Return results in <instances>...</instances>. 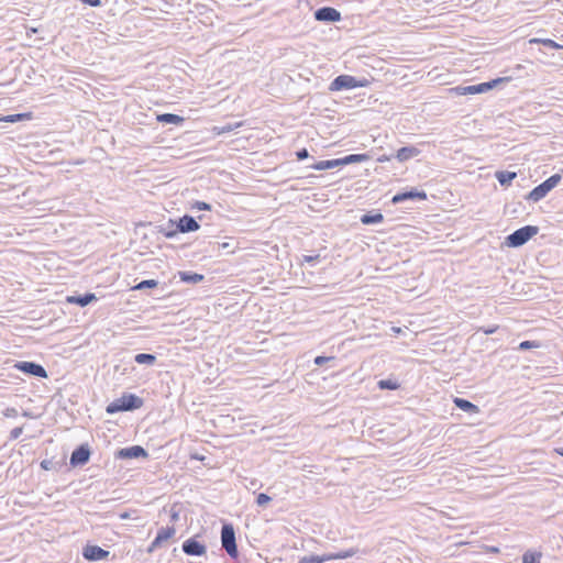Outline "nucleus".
<instances>
[{"label": "nucleus", "mask_w": 563, "mask_h": 563, "mask_svg": "<svg viewBox=\"0 0 563 563\" xmlns=\"http://www.w3.org/2000/svg\"><path fill=\"white\" fill-rule=\"evenodd\" d=\"M453 402L459 409L465 412L477 413L479 411L478 407L467 399L456 397Z\"/></svg>", "instance_id": "19"}, {"label": "nucleus", "mask_w": 563, "mask_h": 563, "mask_svg": "<svg viewBox=\"0 0 563 563\" xmlns=\"http://www.w3.org/2000/svg\"><path fill=\"white\" fill-rule=\"evenodd\" d=\"M314 19L321 22H338L341 20V13L331 7H322L314 11Z\"/></svg>", "instance_id": "11"}, {"label": "nucleus", "mask_w": 563, "mask_h": 563, "mask_svg": "<svg viewBox=\"0 0 563 563\" xmlns=\"http://www.w3.org/2000/svg\"><path fill=\"white\" fill-rule=\"evenodd\" d=\"M119 456L122 459H137V457H146L147 452L144 450V448L140 445H133L130 448H124L120 450Z\"/></svg>", "instance_id": "16"}, {"label": "nucleus", "mask_w": 563, "mask_h": 563, "mask_svg": "<svg viewBox=\"0 0 563 563\" xmlns=\"http://www.w3.org/2000/svg\"><path fill=\"white\" fill-rule=\"evenodd\" d=\"M339 166H340L339 159L335 158V159H329V161H320V162H317V163L310 165L309 167L314 170H325V169H331V168H335Z\"/></svg>", "instance_id": "22"}, {"label": "nucleus", "mask_w": 563, "mask_h": 563, "mask_svg": "<svg viewBox=\"0 0 563 563\" xmlns=\"http://www.w3.org/2000/svg\"><path fill=\"white\" fill-rule=\"evenodd\" d=\"M507 80L506 78H497L490 81L482 82L478 85H472V86H457L454 88L455 92L460 96H466V95H476V93H483L486 92L494 87H496L498 84Z\"/></svg>", "instance_id": "6"}, {"label": "nucleus", "mask_w": 563, "mask_h": 563, "mask_svg": "<svg viewBox=\"0 0 563 563\" xmlns=\"http://www.w3.org/2000/svg\"><path fill=\"white\" fill-rule=\"evenodd\" d=\"M319 257H320L319 255H305L303 262L309 263V264H314L319 260Z\"/></svg>", "instance_id": "39"}, {"label": "nucleus", "mask_w": 563, "mask_h": 563, "mask_svg": "<svg viewBox=\"0 0 563 563\" xmlns=\"http://www.w3.org/2000/svg\"><path fill=\"white\" fill-rule=\"evenodd\" d=\"M539 231L538 227L526 225L522 227L506 238V243L510 247H519L526 244Z\"/></svg>", "instance_id": "4"}, {"label": "nucleus", "mask_w": 563, "mask_h": 563, "mask_svg": "<svg viewBox=\"0 0 563 563\" xmlns=\"http://www.w3.org/2000/svg\"><path fill=\"white\" fill-rule=\"evenodd\" d=\"M333 360H334V357H332V356H317L314 358V364L318 366H321V365L325 364L327 362L333 361Z\"/></svg>", "instance_id": "35"}, {"label": "nucleus", "mask_w": 563, "mask_h": 563, "mask_svg": "<svg viewBox=\"0 0 563 563\" xmlns=\"http://www.w3.org/2000/svg\"><path fill=\"white\" fill-rule=\"evenodd\" d=\"M82 555L88 561H100L109 555V551L98 545H87L84 548Z\"/></svg>", "instance_id": "15"}, {"label": "nucleus", "mask_w": 563, "mask_h": 563, "mask_svg": "<svg viewBox=\"0 0 563 563\" xmlns=\"http://www.w3.org/2000/svg\"><path fill=\"white\" fill-rule=\"evenodd\" d=\"M494 332H495V329H494V328H493V329L485 330V333H487V334H490V333H494Z\"/></svg>", "instance_id": "43"}, {"label": "nucleus", "mask_w": 563, "mask_h": 563, "mask_svg": "<svg viewBox=\"0 0 563 563\" xmlns=\"http://www.w3.org/2000/svg\"><path fill=\"white\" fill-rule=\"evenodd\" d=\"M23 432V428L22 427H16V428H13L10 432V439L11 440H15L18 439Z\"/></svg>", "instance_id": "37"}, {"label": "nucleus", "mask_w": 563, "mask_h": 563, "mask_svg": "<svg viewBox=\"0 0 563 563\" xmlns=\"http://www.w3.org/2000/svg\"><path fill=\"white\" fill-rule=\"evenodd\" d=\"M179 278L181 282L187 284H198L203 280L205 276L202 274L192 273V272H179Z\"/></svg>", "instance_id": "21"}, {"label": "nucleus", "mask_w": 563, "mask_h": 563, "mask_svg": "<svg viewBox=\"0 0 563 563\" xmlns=\"http://www.w3.org/2000/svg\"><path fill=\"white\" fill-rule=\"evenodd\" d=\"M176 533V529L174 527H164L161 528L147 549L148 553L154 552L157 548H159L164 542L172 539Z\"/></svg>", "instance_id": "10"}, {"label": "nucleus", "mask_w": 563, "mask_h": 563, "mask_svg": "<svg viewBox=\"0 0 563 563\" xmlns=\"http://www.w3.org/2000/svg\"><path fill=\"white\" fill-rule=\"evenodd\" d=\"M384 221V216L380 212L366 213L361 217V223L365 225L377 224Z\"/></svg>", "instance_id": "23"}, {"label": "nucleus", "mask_w": 563, "mask_h": 563, "mask_svg": "<svg viewBox=\"0 0 563 563\" xmlns=\"http://www.w3.org/2000/svg\"><path fill=\"white\" fill-rule=\"evenodd\" d=\"M368 158L366 154H351L343 158H338L340 166L354 164V163H361Z\"/></svg>", "instance_id": "24"}, {"label": "nucleus", "mask_w": 563, "mask_h": 563, "mask_svg": "<svg viewBox=\"0 0 563 563\" xmlns=\"http://www.w3.org/2000/svg\"><path fill=\"white\" fill-rule=\"evenodd\" d=\"M558 453L563 456V448L558 450Z\"/></svg>", "instance_id": "45"}, {"label": "nucleus", "mask_w": 563, "mask_h": 563, "mask_svg": "<svg viewBox=\"0 0 563 563\" xmlns=\"http://www.w3.org/2000/svg\"><path fill=\"white\" fill-rule=\"evenodd\" d=\"M221 543L222 548L227 551V553L235 559L239 555L236 541H235V531L231 523H224L221 529Z\"/></svg>", "instance_id": "5"}, {"label": "nucleus", "mask_w": 563, "mask_h": 563, "mask_svg": "<svg viewBox=\"0 0 563 563\" xmlns=\"http://www.w3.org/2000/svg\"><path fill=\"white\" fill-rule=\"evenodd\" d=\"M420 154V150L415 146H404L397 151L396 158L399 162H406Z\"/></svg>", "instance_id": "17"}, {"label": "nucleus", "mask_w": 563, "mask_h": 563, "mask_svg": "<svg viewBox=\"0 0 563 563\" xmlns=\"http://www.w3.org/2000/svg\"><path fill=\"white\" fill-rule=\"evenodd\" d=\"M530 43H540V44L544 45L545 47L553 48V49L561 47L556 42H554L551 38H532V40H530Z\"/></svg>", "instance_id": "29"}, {"label": "nucleus", "mask_w": 563, "mask_h": 563, "mask_svg": "<svg viewBox=\"0 0 563 563\" xmlns=\"http://www.w3.org/2000/svg\"><path fill=\"white\" fill-rule=\"evenodd\" d=\"M134 361L137 364L154 365L156 362V356L154 354L140 353L135 355Z\"/></svg>", "instance_id": "26"}, {"label": "nucleus", "mask_w": 563, "mask_h": 563, "mask_svg": "<svg viewBox=\"0 0 563 563\" xmlns=\"http://www.w3.org/2000/svg\"><path fill=\"white\" fill-rule=\"evenodd\" d=\"M353 555L352 551L339 552V553H329L323 555H308L301 558L298 563H323L331 560L338 559H346Z\"/></svg>", "instance_id": "9"}, {"label": "nucleus", "mask_w": 563, "mask_h": 563, "mask_svg": "<svg viewBox=\"0 0 563 563\" xmlns=\"http://www.w3.org/2000/svg\"><path fill=\"white\" fill-rule=\"evenodd\" d=\"M539 344L536 341H522L519 344V350H529L531 347H538Z\"/></svg>", "instance_id": "34"}, {"label": "nucleus", "mask_w": 563, "mask_h": 563, "mask_svg": "<svg viewBox=\"0 0 563 563\" xmlns=\"http://www.w3.org/2000/svg\"><path fill=\"white\" fill-rule=\"evenodd\" d=\"M90 457V450L87 445L82 444L75 449L70 455V465L80 466L85 465Z\"/></svg>", "instance_id": "13"}, {"label": "nucleus", "mask_w": 563, "mask_h": 563, "mask_svg": "<svg viewBox=\"0 0 563 563\" xmlns=\"http://www.w3.org/2000/svg\"><path fill=\"white\" fill-rule=\"evenodd\" d=\"M157 280L155 279H145L139 283L134 289H144V288H154L157 286Z\"/></svg>", "instance_id": "31"}, {"label": "nucleus", "mask_w": 563, "mask_h": 563, "mask_svg": "<svg viewBox=\"0 0 563 563\" xmlns=\"http://www.w3.org/2000/svg\"><path fill=\"white\" fill-rule=\"evenodd\" d=\"M157 121L161 123L179 125L185 121V119L178 114L163 113L157 115Z\"/></svg>", "instance_id": "20"}, {"label": "nucleus", "mask_w": 563, "mask_h": 563, "mask_svg": "<svg viewBox=\"0 0 563 563\" xmlns=\"http://www.w3.org/2000/svg\"><path fill=\"white\" fill-rule=\"evenodd\" d=\"M540 558H541L540 553L527 551L522 555V563H539Z\"/></svg>", "instance_id": "30"}, {"label": "nucleus", "mask_w": 563, "mask_h": 563, "mask_svg": "<svg viewBox=\"0 0 563 563\" xmlns=\"http://www.w3.org/2000/svg\"><path fill=\"white\" fill-rule=\"evenodd\" d=\"M369 81L367 79H356L355 77L351 75H340L335 77L331 84L329 89L331 91H340V90H347V89H354L358 87H366L368 86Z\"/></svg>", "instance_id": "3"}, {"label": "nucleus", "mask_w": 563, "mask_h": 563, "mask_svg": "<svg viewBox=\"0 0 563 563\" xmlns=\"http://www.w3.org/2000/svg\"><path fill=\"white\" fill-rule=\"evenodd\" d=\"M245 488L251 490V489H258V488H262L263 484L256 479V478H245Z\"/></svg>", "instance_id": "32"}, {"label": "nucleus", "mask_w": 563, "mask_h": 563, "mask_svg": "<svg viewBox=\"0 0 563 563\" xmlns=\"http://www.w3.org/2000/svg\"><path fill=\"white\" fill-rule=\"evenodd\" d=\"M95 300H97V297L92 292H86L85 295H81V296L67 297V301L69 303H76L80 307H86L87 305H89L90 302H92Z\"/></svg>", "instance_id": "18"}, {"label": "nucleus", "mask_w": 563, "mask_h": 563, "mask_svg": "<svg viewBox=\"0 0 563 563\" xmlns=\"http://www.w3.org/2000/svg\"><path fill=\"white\" fill-rule=\"evenodd\" d=\"M176 227H177V230L166 232L165 236L174 238L177 234V232H181V233L195 232L200 228L197 220L194 217L187 216V214L179 218V220L176 223Z\"/></svg>", "instance_id": "7"}, {"label": "nucleus", "mask_w": 563, "mask_h": 563, "mask_svg": "<svg viewBox=\"0 0 563 563\" xmlns=\"http://www.w3.org/2000/svg\"><path fill=\"white\" fill-rule=\"evenodd\" d=\"M271 500H272V498L267 494H264V493L258 494L256 497V504L260 507L266 506Z\"/></svg>", "instance_id": "33"}, {"label": "nucleus", "mask_w": 563, "mask_h": 563, "mask_svg": "<svg viewBox=\"0 0 563 563\" xmlns=\"http://www.w3.org/2000/svg\"><path fill=\"white\" fill-rule=\"evenodd\" d=\"M5 417H16L18 410L15 408H8L4 412Z\"/></svg>", "instance_id": "40"}, {"label": "nucleus", "mask_w": 563, "mask_h": 563, "mask_svg": "<svg viewBox=\"0 0 563 563\" xmlns=\"http://www.w3.org/2000/svg\"><path fill=\"white\" fill-rule=\"evenodd\" d=\"M183 551L190 556H201L206 554L207 548L195 538H189L183 543Z\"/></svg>", "instance_id": "12"}, {"label": "nucleus", "mask_w": 563, "mask_h": 563, "mask_svg": "<svg viewBox=\"0 0 563 563\" xmlns=\"http://www.w3.org/2000/svg\"><path fill=\"white\" fill-rule=\"evenodd\" d=\"M388 158H386V156H383V158H379V162H384V161H387Z\"/></svg>", "instance_id": "47"}, {"label": "nucleus", "mask_w": 563, "mask_h": 563, "mask_svg": "<svg viewBox=\"0 0 563 563\" xmlns=\"http://www.w3.org/2000/svg\"><path fill=\"white\" fill-rule=\"evenodd\" d=\"M179 518V514L177 511H172L170 519L172 521H177Z\"/></svg>", "instance_id": "42"}, {"label": "nucleus", "mask_w": 563, "mask_h": 563, "mask_svg": "<svg viewBox=\"0 0 563 563\" xmlns=\"http://www.w3.org/2000/svg\"><path fill=\"white\" fill-rule=\"evenodd\" d=\"M231 130H232L231 126H228L224 129V131H231Z\"/></svg>", "instance_id": "48"}, {"label": "nucleus", "mask_w": 563, "mask_h": 563, "mask_svg": "<svg viewBox=\"0 0 563 563\" xmlns=\"http://www.w3.org/2000/svg\"><path fill=\"white\" fill-rule=\"evenodd\" d=\"M517 174L515 172H498L496 173V178L498 179L501 186H508L516 178Z\"/></svg>", "instance_id": "25"}, {"label": "nucleus", "mask_w": 563, "mask_h": 563, "mask_svg": "<svg viewBox=\"0 0 563 563\" xmlns=\"http://www.w3.org/2000/svg\"><path fill=\"white\" fill-rule=\"evenodd\" d=\"M377 386L379 389H388V390H396L399 388L398 382L390 379V378L378 380Z\"/></svg>", "instance_id": "27"}, {"label": "nucleus", "mask_w": 563, "mask_h": 563, "mask_svg": "<svg viewBox=\"0 0 563 563\" xmlns=\"http://www.w3.org/2000/svg\"><path fill=\"white\" fill-rule=\"evenodd\" d=\"M194 209H197V210H210L211 209V206L207 202H203V201H196L192 206Z\"/></svg>", "instance_id": "36"}, {"label": "nucleus", "mask_w": 563, "mask_h": 563, "mask_svg": "<svg viewBox=\"0 0 563 563\" xmlns=\"http://www.w3.org/2000/svg\"><path fill=\"white\" fill-rule=\"evenodd\" d=\"M296 156L299 161H302L309 157V152L307 148H301L296 153Z\"/></svg>", "instance_id": "38"}, {"label": "nucleus", "mask_w": 563, "mask_h": 563, "mask_svg": "<svg viewBox=\"0 0 563 563\" xmlns=\"http://www.w3.org/2000/svg\"><path fill=\"white\" fill-rule=\"evenodd\" d=\"M393 331L396 332V333H399L400 329L399 328H393Z\"/></svg>", "instance_id": "44"}, {"label": "nucleus", "mask_w": 563, "mask_h": 563, "mask_svg": "<svg viewBox=\"0 0 563 563\" xmlns=\"http://www.w3.org/2000/svg\"><path fill=\"white\" fill-rule=\"evenodd\" d=\"M51 465H52V462L48 461V460H44V461L41 462V467L44 468V470H49Z\"/></svg>", "instance_id": "41"}, {"label": "nucleus", "mask_w": 563, "mask_h": 563, "mask_svg": "<svg viewBox=\"0 0 563 563\" xmlns=\"http://www.w3.org/2000/svg\"><path fill=\"white\" fill-rule=\"evenodd\" d=\"M426 200L427 194L423 190L411 189L405 192H399L391 198L394 205L404 202L406 200Z\"/></svg>", "instance_id": "14"}, {"label": "nucleus", "mask_w": 563, "mask_h": 563, "mask_svg": "<svg viewBox=\"0 0 563 563\" xmlns=\"http://www.w3.org/2000/svg\"><path fill=\"white\" fill-rule=\"evenodd\" d=\"M29 118H30V113H18V114L5 115L1 119V121L8 122V123H15V122L22 121L24 119H29Z\"/></svg>", "instance_id": "28"}, {"label": "nucleus", "mask_w": 563, "mask_h": 563, "mask_svg": "<svg viewBox=\"0 0 563 563\" xmlns=\"http://www.w3.org/2000/svg\"><path fill=\"white\" fill-rule=\"evenodd\" d=\"M562 179V176L560 174H554L548 179H545L543 183L534 187L529 195L527 196V199L533 202H538L541 199H543L553 188H555Z\"/></svg>", "instance_id": "2"}, {"label": "nucleus", "mask_w": 563, "mask_h": 563, "mask_svg": "<svg viewBox=\"0 0 563 563\" xmlns=\"http://www.w3.org/2000/svg\"><path fill=\"white\" fill-rule=\"evenodd\" d=\"M490 551L496 553V552H498V549L494 547L490 549Z\"/></svg>", "instance_id": "46"}, {"label": "nucleus", "mask_w": 563, "mask_h": 563, "mask_svg": "<svg viewBox=\"0 0 563 563\" xmlns=\"http://www.w3.org/2000/svg\"><path fill=\"white\" fill-rule=\"evenodd\" d=\"M14 367L16 369H19L20 372L31 375V376H35V377H40V378L47 377L46 369L42 365L36 364L34 362H26V361L18 362L14 364Z\"/></svg>", "instance_id": "8"}, {"label": "nucleus", "mask_w": 563, "mask_h": 563, "mask_svg": "<svg viewBox=\"0 0 563 563\" xmlns=\"http://www.w3.org/2000/svg\"><path fill=\"white\" fill-rule=\"evenodd\" d=\"M143 406V399L134 394H123L120 398L110 402L106 411L109 415H113L120 411H130L139 409Z\"/></svg>", "instance_id": "1"}]
</instances>
